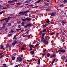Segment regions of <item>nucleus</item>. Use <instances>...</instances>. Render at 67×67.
Masks as SVG:
<instances>
[{
	"label": "nucleus",
	"mask_w": 67,
	"mask_h": 67,
	"mask_svg": "<svg viewBox=\"0 0 67 67\" xmlns=\"http://www.w3.org/2000/svg\"><path fill=\"white\" fill-rule=\"evenodd\" d=\"M21 30V29L20 28L16 29V30H18V31H19V30Z\"/></svg>",
	"instance_id": "obj_38"
},
{
	"label": "nucleus",
	"mask_w": 67,
	"mask_h": 67,
	"mask_svg": "<svg viewBox=\"0 0 67 67\" xmlns=\"http://www.w3.org/2000/svg\"><path fill=\"white\" fill-rule=\"evenodd\" d=\"M56 14V12H54L52 13L51 14V16H55Z\"/></svg>",
	"instance_id": "obj_4"
},
{
	"label": "nucleus",
	"mask_w": 67,
	"mask_h": 67,
	"mask_svg": "<svg viewBox=\"0 0 67 67\" xmlns=\"http://www.w3.org/2000/svg\"><path fill=\"white\" fill-rule=\"evenodd\" d=\"M8 21H9V20L7 19L6 20V21L7 22H7H8Z\"/></svg>",
	"instance_id": "obj_47"
},
{
	"label": "nucleus",
	"mask_w": 67,
	"mask_h": 67,
	"mask_svg": "<svg viewBox=\"0 0 67 67\" xmlns=\"http://www.w3.org/2000/svg\"><path fill=\"white\" fill-rule=\"evenodd\" d=\"M44 56H45V54H44L43 55H42V58H43V57H44Z\"/></svg>",
	"instance_id": "obj_43"
},
{
	"label": "nucleus",
	"mask_w": 67,
	"mask_h": 67,
	"mask_svg": "<svg viewBox=\"0 0 67 67\" xmlns=\"http://www.w3.org/2000/svg\"><path fill=\"white\" fill-rule=\"evenodd\" d=\"M14 32V31L13 30H12L11 31V33H13Z\"/></svg>",
	"instance_id": "obj_42"
},
{
	"label": "nucleus",
	"mask_w": 67,
	"mask_h": 67,
	"mask_svg": "<svg viewBox=\"0 0 67 67\" xmlns=\"http://www.w3.org/2000/svg\"><path fill=\"white\" fill-rule=\"evenodd\" d=\"M46 22L47 23L49 24V22H50V21H49V19H48L46 21Z\"/></svg>",
	"instance_id": "obj_9"
},
{
	"label": "nucleus",
	"mask_w": 67,
	"mask_h": 67,
	"mask_svg": "<svg viewBox=\"0 0 67 67\" xmlns=\"http://www.w3.org/2000/svg\"><path fill=\"white\" fill-rule=\"evenodd\" d=\"M40 1H41V0H39L38 1H37L36 2V3H39Z\"/></svg>",
	"instance_id": "obj_32"
},
{
	"label": "nucleus",
	"mask_w": 67,
	"mask_h": 67,
	"mask_svg": "<svg viewBox=\"0 0 67 67\" xmlns=\"http://www.w3.org/2000/svg\"><path fill=\"white\" fill-rule=\"evenodd\" d=\"M47 57H49V56H50V54L49 53H48L47 54Z\"/></svg>",
	"instance_id": "obj_20"
},
{
	"label": "nucleus",
	"mask_w": 67,
	"mask_h": 67,
	"mask_svg": "<svg viewBox=\"0 0 67 67\" xmlns=\"http://www.w3.org/2000/svg\"><path fill=\"white\" fill-rule=\"evenodd\" d=\"M3 57V55H2L1 56V58H2V57Z\"/></svg>",
	"instance_id": "obj_53"
},
{
	"label": "nucleus",
	"mask_w": 67,
	"mask_h": 67,
	"mask_svg": "<svg viewBox=\"0 0 67 67\" xmlns=\"http://www.w3.org/2000/svg\"><path fill=\"white\" fill-rule=\"evenodd\" d=\"M25 20L27 21V22H29L31 20V19L29 17H27L25 18Z\"/></svg>",
	"instance_id": "obj_2"
},
{
	"label": "nucleus",
	"mask_w": 67,
	"mask_h": 67,
	"mask_svg": "<svg viewBox=\"0 0 67 67\" xmlns=\"http://www.w3.org/2000/svg\"><path fill=\"white\" fill-rule=\"evenodd\" d=\"M37 61H36L35 62H34L33 63L34 64H36V63H37Z\"/></svg>",
	"instance_id": "obj_44"
},
{
	"label": "nucleus",
	"mask_w": 67,
	"mask_h": 67,
	"mask_svg": "<svg viewBox=\"0 0 67 67\" xmlns=\"http://www.w3.org/2000/svg\"><path fill=\"white\" fill-rule=\"evenodd\" d=\"M22 21H24L25 22L26 20H25V19H23L21 20Z\"/></svg>",
	"instance_id": "obj_35"
},
{
	"label": "nucleus",
	"mask_w": 67,
	"mask_h": 67,
	"mask_svg": "<svg viewBox=\"0 0 67 67\" xmlns=\"http://www.w3.org/2000/svg\"><path fill=\"white\" fill-rule=\"evenodd\" d=\"M13 65V63H10V65Z\"/></svg>",
	"instance_id": "obj_64"
},
{
	"label": "nucleus",
	"mask_w": 67,
	"mask_h": 67,
	"mask_svg": "<svg viewBox=\"0 0 67 67\" xmlns=\"http://www.w3.org/2000/svg\"><path fill=\"white\" fill-rule=\"evenodd\" d=\"M9 47V44H7L6 45V48H8Z\"/></svg>",
	"instance_id": "obj_29"
},
{
	"label": "nucleus",
	"mask_w": 67,
	"mask_h": 67,
	"mask_svg": "<svg viewBox=\"0 0 67 67\" xmlns=\"http://www.w3.org/2000/svg\"><path fill=\"white\" fill-rule=\"evenodd\" d=\"M46 10L47 11H49V9H46Z\"/></svg>",
	"instance_id": "obj_33"
},
{
	"label": "nucleus",
	"mask_w": 67,
	"mask_h": 67,
	"mask_svg": "<svg viewBox=\"0 0 67 67\" xmlns=\"http://www.w3.org/2000/svg\"><path fill=\"white\" fill-rule=\"evenodd\" d=\"M46 26H47V25L46 24H45L44 25V27H46Z\"/></svg>",
	"instance_id": "obj_52"
},
{
	"label": "nucleus",
	"mask_w": 67,
	"mask_h": 67,
	"mask_svg": "<svg viewBox=\"0 0 67 67\" xmlns=\"http://www.w3.org/2000/svg\"><path fill=\"white\" fill-rule=\"evenodd\" d=\"M22 60V59L21 58H20L19 60V62L20 63V62H21Z\"/></svg>",
	"instance_id": "obj_14"
},
{
	"label": "nucleus",
	"mask_w": 67,
	"mask_h": 67,
	"mask_svg": "<svg viewBox=\"0 0 67 67\" xmlns=\"http://www.w3.org/2000/svg\"><path fill=\"white\" fill-rule=\"evenodd\" d=\"M29 47H30V48H32V47H33V46H32V45H31V46H29Z\"/></svg>",
	"instance_id": "obj_40"
},
{
	"label": "nucleus",
	"mask_w": 67,
	"mask_h": 67,
	"mask_svg": "<svg viewBox=\"0 0 67 67\" xmlns=\"http://www.w3.org/2000/svg\"><path fill=\"white\" fill-rule=\"evenodd\" d=\"M28 2H29V1L28 0H26L25 2V3H27Z\"/></svg>",
	"instance_id": "obj_34"
},
{
	"label": "nucleus",
	"mask_w": 67,
	"mask_h": 67,
	"mask_svg": "<svg viewBox=\"0 0 67 67\" xmlns=\"http://www.w3.org/2000/svg\"><path fill=\"white\" fill-rule=\"evenodd\" d=\"M23 12H20L19 13V14H21V13H22Z\"/></svg>",
	"instance_id": "obj_49"
},
{
	"label": "nucleus",
	"mask_w": 67,
	"mask_h": 67,
	"mask_svg": "<svg viewBox=\"0 0 67 67\" xmlns=\"http://www.w3.org/2000/svg\"><path fill=\"white\" fill-rule=\"evenodd\" d=\"M30 35H27V37H28L29 38H30Z\"/></svg>",
	"instance_id": "obj_51"
},
{
	"label": "nucleus",
	"mask_w": 67,
	"mask_h": 67,
	"mask_svg": "<svg viewBox=\"0 0 67 67\" xmlns=\"http://www.w3.org/2000/svg\"><path fill=\"white\" fill-rule=\"evenodd\" d=\"M42 31L43 32H46V29H43Z\"/></svg>",
	"instance_id": "obj_24"
},
{
	"label": "nucleus",
	"mask_w": 67,
	"mask_h": 67,
	"mask_svg": "<svg viewBox=\"0 0 67 67\" xmlns=\"http://www.w3.org/2000/svg\"><path fill=\"white\" fill-rule=\"evenodd\" d=\"M2 13H3L2 12H0V14H2Z\"/></svg>",
	"instance_id": "obj_55"
},
{
	"label": "nucleus",
	"mask_w": 67,
	"mask_h": 67,
	"mask_svg": "<svg viewBox=\"0 0 67 67\" xmlns=\"http://www.w3.org/2000/svg\"><path fill=\"white\" fill-rule=\"evenodd\" d=\"M7 18H4V20H7Z\"/></svg>",
	"instance_id": "obj_58"
},
{
	"label": "nucleus",
	"mask_w": 67,
	"mask_h": 67,
	"mask_svg": "<svg viewBox=\"0 0 67 67\" xmlns=\"http://www.w3.org/2000/svg\"><path fill=\"white\" fill-rule=\"evenodd\" d=\"M21 24V21H19L18 22V24Z\"/></svg>",
	"instance_id": "obj_54"
},
{
	"label": "nucleus",
	"mask_w": 67,
	"mask_h": 67,
	"mask_svg": "<svg viewBox=\"0 0 67 67\" xmlns=\"http://www.w3.org/2000/svg\"><path fill=\"white\" fill-rule=\"evenodd\" d=\"M3 54V53H0V55H2Z\"/></svg>",
	"instance_id": "obj_57"
},
{
	"label": "nucleus",
	"mask_w": 67,
	"mask_h": 67,
	"mask_svg": "<svg viewBox=\"0 0 67 67\" xmlns=\"http://www.w3.org/2000/svg\"><path fill=\"white\" fill-rule=\"evenodd\" d=\"M16 36L15 35L14 36V37L13 38V40H15V39H16Z\"/></svg>",
	"instance_id": "obj_12"
},
{
	"label": "nucleus",
	"mask_w": 67,
	"mask_h": 67,
	"mask_svg": "<svg viewBox=\"0 0 67 67\" xmlns=\"http://www.w3.org/2000/svg\"><path fill=\"white\" fill-rule=\"evenodd\" d=\"M42 32H43V31H40L39 32L40 34H42Z\"/></svg>",
	"instance_id": "obj_36"
},
{
	"label": "nucleus",
	"mask_w": 67,
	"mask_h": 67,
	"mask_svg": "<svg viewBox=\"0 0 67 67\" xmlns=\"http://www.w3.org/2000/svg\"><path fill=\"white\" fill-rule=\"evenodd\" d=\"M38 44H36L35 46V47H37V46H38Z\"/></svg>",
	"instance_id": "obj_46"
},
{
	"label": "nucleus",
	"mask_w": 67,
	"mask_h": 67,
	"mask_svg": "<svg viewBox=\"0 0 67 67\" xmlns=\"http://www.w3.org/2000/svg\"><path fill=\"white\" fill-rule=\"evenodd\" d=\"M29 12V11H25L23 13H22L21 15H24L25 13H27V12Z\"/></svg>",
	"instance_id": "obj_5"
},
{
	"label": "nucleus",
	"mask_w": 67,
	"mask_h": 67,
	"mask_svg": "<svg viewBox=\"0 0 67 67\" xmlns=\"http://www.w3.org/2000/svg\"><path fill=\"white\" fill-rule=\"evenodd\" d=\"M12 59L13 60H14V59H15V57L13 56L12 57Z\"/></svg>",
	"instance_id": "obj_15"
},
{
	"label": "nucleus",
	"mask_w": 67,
	"mask_h": 67,
	"mask_svg": "<svg viewBox=\"0 0 67 67\" xmlns=\"http://www.w3.org/2000/svg\"><path fill=\"white\" fill-rule=\"evenodd\" d=\"M58 51L59 52H62V53H64L65 52H66V51L65 50L62 49H59Z\"/></svg>",
	"instance_id": "obj_3"
},
{
	"label": "nucleus",
	"mask_w": 67,
	"mask_h": 67,
	"mask_svg": "<svg viewBox=\"0 0 67 67\" xmlns=\"http://www.w3.org/2000/svg\"><path fill=\"white\" fill-rule=\"evenodd\" d=\"M44 4L46 5H48V3H47V2H45L44 3Z\"/></svg>",
	"instance_id": "obj_23"
},
{
	"label": "nucleus",
	"mask_w": 67,
	"mask_h": 67,
	"mask_svg": "<svg viewBox=\"0 0 67 67\" xmlns=\"http://www.w3.org/2000/svg\"><path fill=\"white\" fill-rule=\"evenodd\" d=\"M62 23H65V21H62Z\"/></svg>",
	"instance_id": "obj_48"
},
{
	"label": "nucleus",
	"mask_w": 67,
	"mask_h": 67,
	"mask_svg": "<svg viewBox=\"0 0 67 67\" xmlns=\"http://www.w3.org/2000/svg\"><path fill=\"white\" fill-rule=\"evenodd\" d=\"M20 59V57H17V59H18V60H19Z\"/></svg>",
	"instance_id": "obj_28"
},
{
	"label": "nucleus",
	"mask_w": 67,
	"mask_h": 67,
	"mask_svg": "<svg viewBox=\"0 0 67 67\" xmlns=\"http://www.w3.org/2000/svg\"><path fill=\"white\" fill-rule=\"evenodd\" d=\"M21 26L20 25H18V28H20L21 27Z\"/></svg>",
	"instance_id": "obj_27"
},
{
	"label": "nucleus",
	"mask_w": 67,
	"mask_h": 67,
	"mask_svg": "<svg viewBox=\"0 0 67 67\" xmlns=\"http://www.w3.org/2000/svg\"><path fill=\"white\" fill-rule=\"evenodd\" d=\"M12 35V34H8V35H7V36H8V37H10V36H11Z\"/></svg>",
	"instance_id": "obj_18"
},
{
	"label": "nucleus",
	"mask_w": 67,
	"mask_h": 67,
	"mask_svg": "<svg viewBox=\"0 0 67 67\" xmlns=\"http://www.w3.org/2000/svg\"><path fill=\"white\" fill-rule=\"evenodd\" d=\"M13 2V1H8V3H12V2Z\"/></svg>",
	"instance_id": "obj_13"
},
{
	"label": "nucleus",
	"mask_w": 67,
	"mask_h": 67,
	"mask_svg": "<svg viewBox=\"0 0 67 67\" xmlns=\"http://www.w3.org/2000/svg\"><path fill=\"white\" fill-rule=\"evenodd\" d=\"M55 34V33L53 32L50 35H53V34Z\"/></svg>",
	"instance_id": "obj_31"
},
{
	"label": "nucleus",
	"mask_w": 67,
	"mask_h": 67,
	"mask_svg": "<svg viewBox=\"0 0 67 67\" xmlns=\"http://www.w3.org/2000/svg\"><path fill=\"white\" fill-rule=\"evenodd\" d=\"M42 35V37H44V36L45 35V33L44 32L43 33Z\"/></svg>",
	"instance_id": "obj_17"
},
{
	"label": "nucleus",
	"mask_w": 67,
	"mask_h": 67,
	"mask_svg": "<svg viewBox=\"0 0 67 67\" xmlns=\"http://www.w3.org/2000/svg\"><path fill=\"white\" fill-rule=\"evenodd\" d=\"M21 49L22 50V51L24 50V48H21Z\"/></svg>",
	"instance_id": "obj_45"
},
{
	"label": "nucleus",
	"mask_w": 67,
	"mask_h": 67,
	"mask_svg": "<svg viewBox=\"0 0 67 67\" xmlns=\"http://www.w3.org/2000/svg\"><path fill=\"white\" fill-rule=\"evenodd\" d=\"M26 33L27 34H29V31H27Z\"/></svg>",
	"instance_id": "obj_56"
},
{
	"label": "nucleus",
	"mask_w": 67,
	"mask_h": 67,
	"mask_svg": "<svg viewBox=\"0 0 67 67\" xmlns=\"http://www.w3.org/2000/svg\"><path fill=\"white\" fill-rule=\"evenodd\" d=\"M28 26H32V24H31V23H28L27 24V25Z\"/></svg>",
	"instance_id": "obj_10"
},
{
	"label": "nucleus",
	"mask_w": 67,
	"mask_h": 67,
	"mask_svg": "<svg viewBox=\"0 0 67 67\" xmlns=\"http://www.w3.org/2000/svg\"><path fill=\"white\" fill-rule=\"evenodd\" d=\"M3 9H7V8H6V7L4 8H3Z\"/></svg>",
	"instance_id": "obj_63"
},
{
	"label": "nucleus",
	"mask_w": 67,
	"mask_h": 67,
	"mask_svg": "<svg viewBox=\"0 0 67 67\" xmlns=\"http://www.w3.org/2000/svg\"><path fill=\"white\" fill-rule=\"evenodd\" d=\"M10 18H11V17H8V18H7V19L8 20L9 19H10Z\"/></svg>",
	"instance_id": "obj_59"
},
{
	"label": "nucleus",
	"mask_w": 67,
	"mask_h": 67,
	"mask_svg": "<svg viewBox=\"0 0 67 67\" xmlns=\"http://www.w3.org/2000/svg\"><path fill=\"white\" fill-rule=\"evenodd\" d=\"M11 25V23H9L8 24V26H10Z\"/></svg>",
	"instance_id": "obj_25"
},
{
	"label": "nucleus",
	"mask_w": 67,
	"mask_h": 67,
	"mask_svg": "<svg viewBox=\"0 0 67 67\" xmlns=\"http://www.w3.org/2000/svg\"><path fill=\"white\" fill-rule=\"evenodd\" d=\"M2 12H3V13H4V12H5V11L4 10L3 11H2Z\"/></svg>",
	"instance_id": "obj_60"
},
{
	"label": "nucleus",
	"mask_w": 67,
	"mask_h": 67,
	"mask_svg": "<svg viewBox=\"0 0 67 67\" xmlns=\"http://www.w3.org/2000/svg\"><path fill=\"white\" fill-rule=\"evenodd\" d=\"M25 15L26 16H27V13H25Z\"/></svg>",
	"instance_id": "obj_37"
},
{
	"label": "nucleus",
	"mask_w": 67,
	"mask_h": 67,
	"mask_svg": "<svg viewBox=\"0 0 67 67\" xmlns=\"http://www.w3.org/2000/svg\"><path fill=\"white\" fill-rule=\"evenodd\" d=\"M14 67H18V65H16Z\"/></svg>",
	"instance_id": "obj_50"
},
{
	"label": "nucleus",
	"mask_w": 67,
	"mask_h": 67,
	"mask_svg": "<svg viewBox=\"0 0 67 67\" xmlns=\"http://www.w3.org/2000/svg\"><path fill=\"white\" fill-rule=\"evenodd\" d=\"M6 7H9V5L8 4H7L6 5Z\"/></svg>",
	"instance_id": "obj_62"
},
{
	"label": "nucleus",
	"mask_w": 67,
	"mask_h": 67,
	"mask_svg": "<svg viewBox=\"0 0 67 67\" xmlns=\"http://www.w3.org/2000/svg\"><path fill=\"white\" fill-rule=\"evenodd\" d=\"M60 6L61 7H64V5H63V4H62L61 5H60Z\"/></svg>",
	"instance_id": "obj_26"
},
{
	"label": "nucleus",
	"mask_w": 67,
	"mask_h": 67,
	"mask_svg": "<svg viewBox=\"0 0 67 67\" xmlns=\"http://www.w3.org/2000/svg\"><path fill=\"white\" fill-rule=\"evenodd\" d=\"M21 24L22 26H24V21H23L21 23Z\"/></svg>",
	"instance_id": "obj_11"
},
{
	"label": "nucleus",
	"mask_w": 67,
	"mask_h": 67,
	"mask_svg": "<svg viewBox=\"0 0 67 67\" xmlns=\"http://www.w3.org/2000/svg\"><path fill=\"white\" fill-rule=\"evenodd\" d=\"M18 5H20L21 4V3H16Z\"/></svg>",
	"instance_id": "obj_30"
},
{
	"label": "nucleus",
	"mask_w": 67,
	"mask_h": 67,
	"mask_svg": "<svg viewBox=\"0 0 67 67\" xmlns=\"http://www.w3.org/2000/svg\"><path fill=\"white\" fill-rule=\"evenodd\" d=\"M35 59L34 58V59H33V62H34V61H35Z\"/></svg>",
	"instance_id": "obj_61"
},
{
	"label": "nucleus",
	"mask_w": 67,
	"mask_h": 67,
	"mask_svg": "<svg viewBox=\"0 0 67 67\" xmlns=\"http://www.w3.org/2000/svg\"><path fill=\"white\" fill-rule=\"evenodd\" d=\"M47 39L46 38H44V39L43 41V44H45L46 45L48 44V41H46Z\"/></svg>",
	"instance_id": "obj_1"
},
{
	"label": "nucleus",
	"mask_w": 67,
	"mask_h": 67,
	"mask_svg": "<svg viewBox=\"0 0 67 67\" xmlns=\"http://www.w3.org/2000/svg\"><path fill=\"white\" fill-rule=\"evenodd\" d=\"M37 7H38V6H35L34 7V8H37Z\"/></svg>",
	"instance_id": "obj_39"
},
{
	"label": "nucleus",
	"mask_w": 67,
	"mask_h": 67,
	"mask_svg": "<svg viewBox=\"0 0 67 67\" xmlns=\"http://www.w3.org/2000/svg\"><path fill=\"white\" fill-rule=\"evenodd\" d=\"M4 47L2 46H1V49H2L3 48H4Z\"/></svg>",
	"instance_id": "obj_21"
},
{
	"label": "nucleus",
	"mask_w": 67,
	"mask_h": 67,
	"mask_svg": "<svg viewBox=\"0 0 67 67\" xmlns=\"http://www.w3.org/2000/svg\"><path fill=\"white\" fill-rule=\"evenodd\" d=\"M63 2L64 3H67V0H64L63 1Z\"/></svg>",
	"instance_id": "obj_19"
},
{
	"label": "nucleus",
	"mask_w": 67,
	"mask_h": 67,
	"mask_svg": "<svg viewBox=\"0 0 67 67\" xmlns=\"http://www.w3.org/2000/svg\"><path fill=\"white\" fill-rule=\"evenodd\" d=\"M55 59H54L53 60V61L52 62V64H53L54 63V62H55Z\"/></svg>",
	"instance_id": "obj_22"
},
{
	"label": "nucleus",
	"mask_w": 67,
	"mask_h": 67,
	"mask_svg": "<svg viewBox=\"0 0 67 67\" xmlns=\"http://www.w3.org/2000/svg\"><path fill=\"white\" fill-rule=\"evenodd\" d=\"M51 56H52V57H55V54H52L51 55Z\"/></svg>",
	"instance_id": "obj_16"
},
{
	"label": "nucleus",
	"mask_w": 67,
	"mask_h": 67,
	"mask_svg": "<svg viewBox=\"0 0 67 67\" xmlns=\"http://www.w3.org/2000/svg\"><path fill=\"white\" fill-rule=\"evenodd\" d=\"M30 54L32 55L34 54V51H31L30 52Z\"/></svg>",
	"instance_id": "obj_7"
},
{
	"label": "nucleus",
	"mask_w": 67,
	"mask_h": 67,
	"mask_svg": "<svg viewBox=\"0 0 67 67\" xmlns=\"http://www.w3.org/2000/svg\"><path fill=\"white\" fill-rule=\"evenodd\" d=\"M18 43V41H15L14 42V43H12V45L14 46L16 44Z\"/></svg>",
	"instance_id": "obj_6"
},
{
	"label": "nucleus",
	"mask_w": 67,
	"mask_h": 67,
	"mask_svg": "<svg viewBox=\"0 0 67 67\" xmlns=\"http://www.w3.org/2000/svg\"><path fill=\"white\" fill-rule=\"evenodd\" d=\"M40 61H41V60H40V59H38V62L39 63H40Z\"/></svg>",
	"instance_id": "obj_41"
},
{
	"label": "nucleus",
	"mask_w": 67,
	"mask_h": 67,
	"mask_svg": "<svg viewBox=\"0 0 67 67\" xmlns=\"http://www.w3.org/2000/svg\"><path fill=\"white\" fill-rule=\"evenodd\" d=\"M44 37H42L41 40V42H44V40H44Z\"/></svg>",
	"instance_id": "obj_8"
}]
</instances>
